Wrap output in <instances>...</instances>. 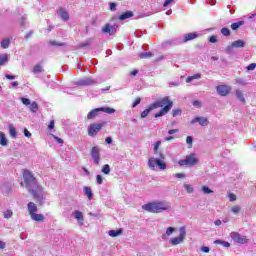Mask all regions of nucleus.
Instances as JSON below:
<instances>
[{"label":"nucleus","instance_id":"nucleus-46","mask_svg":"<svg viewBox=\"0 0 256 256\" xmlns=\"http://www.w3.org/2000/svg\"><path fill=\"white\" fill-rule=\"evenodd\" d=\"M184 189L187 191V193H193V191H195L193 189V186H191L189 184H184Z\"/></svg>","mask_w":256,"mask_h":256},{"label":"nucleus","instance_id":"nucleus-26","mask_svg":"<svg viewBox=\"0 0 256 256\" xmlns=\"http://www.w3.org/2000/svg\"><path fill=\"white\" fill-rule=\"evenodd\" d=\"M84 191V195H86V197H88V199L91 201V199H93V190H91V187L86 186L83 189Z\"/></svg>","mask_w":256,"mask_h":256},{"label":"nucleus","instance_id":"nucleus-14","mask_svg":"<svg viewBox=\"0 0 256 256\" xmlns=\"http://www.w3.org/2000/svg\"><path fill=\"white\" fill-rule=\"evenodd\" d=\"M195 123H199L202 127L209 125V120L205 117H195L191 120L190 125H195Z\"/></svg>","mask_w":256,"mask_h":256},{"label":"nucleus","instance_id":"nucleus-39","mask_svg":"<svg viewBox=\"0 0 256 256\" xmlns=\"http://www.w3.org/2000/svg\"><path fill=\"white\" fill-rule=\"evenodd\" d=\"M157 167H159V169L164 170L167 169V164H165V162H163L161 159H158L157 162Z\"/></svg>","mask_w":256,"mask_h":256},{"label":"nucleus","instance_id":"nucleus-34","mask_svg":"<svg viewBox=\"0 0 256 256\" xmlns=\"http://www.w3.org/2000/svg\"><path fill=\"white\" fill-rule=\"evenodd\" d=\"M140 59H151L153 57L152 52H142L139 54Z\"/></svg>","mask_w":256,"mask_h":256},{"label":"nucleus","instance_id":"nucleus-51","mask_svg":"<svg viewBox=\"0 0 256 256\" xmlns=\"http://www.w3.org/2000/svg\"><path fill=\"white\" fill-rule=\"evenodd\" d=\"M186 143L190 145L189 147H193V137L187 136Z\"/></svg>","mask_w":256,"mask_h":256},{"label":"nucleus","instance_id":"nucleus-42","mask_svg":"<svg viewBox=\"0 0 256 256\" xmlns=\"http://www.w3.org/2000/svg\"><path fill=\"white\" fill-rule=\"evenodd\" d=\"M4 219H11L13 217V211L12 210H6L3 213Z\"/></svg>","mask_w":256,"mask_h":256},{"label":"nucleus","instance_id":"nucleus-32","mask_svg":"<svg viewBox=\"0 0 256 256\" xmlns=\"http://www.w3.org/2000/svg\"><path fill=\"white\" fill-rule=\"evenodd\" d=\"M45 70L43 69V66L41 64H36L33 68V73L36 75L37 73H43Z\"/></svg>","mask_w":256,"mask_h":256},{"label":"nucleus","instance_id":"nucleus-18","mask_svg":"<svg viewBox=\"0 0 256 256\" xmlns=\"http://www.w3.org/2000/svg\"><path fill=\"white\" fill-rule=\"evenodd\" d=\"M27 207H28V213L30 216L37 213V211H39V209L37 208V205L33 202H29L27 204Z\"/></svg>","mask_w":256,"mask_h":256},{"label":"nucleus","instance_id":"nucleus-58","mask_svg":"<svg viewBox=\"0 0 256 256\" xmlns=\"http://www.w3.org/2000/svg\"><path fill=\"white\" fill-rule=\"evenodd\" d=\"M175 133H179V129H171L168 131V135H175Z\"/></svg>","mask_w":256,"mask_h":256},{"label":"nucleus","instance_id":"nucleus-20","mask_svg":"<svg viewBox=\"0 0 256 256\" xmlns=\"http://www.w3.org/2000/svg\"><path fill=\"white\" fill-rule=\"evenodd\" d=\"M99 113H101V108H96L90 111L87 115V119H95Z\"/></svg>","mask_w":256,"mask_h":256},{"label":"nucleus","instance_id":"nucleus-24","mask_svg":"<svg viewBox=\"0 0 256 256\" xmlns=\"http://www.w3.org/2000/svg\"><path fill=\"white\" fill-rule=\"evenodd\" d=\"M109 237H119V235H123V229L110 230L108 231Z\"/></svg>","mask_w":256,"mask_h":256},{"label":"nucleus","instance_id":"nucleus-28","mask_svg":"<svg viewBox=\"0 0 256 256\" xmlns=\"http://www.w3.org/2000/svg\"><path fill=\"white\" fill-rule=\"evenodd\" d=\"M242 25H245V21L234 22L231 24V30L237 31V29H239V27H242Z\"/></svg>","mask_w":256,"mask_h":256},{"label":"nucleus","instance_id":"nucleus-49","mask_svg":"<svg viewBox=\"0 0 256 256\" xmlns=\"http://www.w3.org/2000/svg\"><path fill=\"white\" fill-rule=\"evenodd\" d=\"M247 71H255L256 69V63H251L246 67Z\"/></svg>","mask_w":256,"mask_h":256},{"label":"nucleus","instance_id":"nucleus-17","mask_svg":"<svg viewBox=\"0 0 256 256\" xmlns=\"http://www.w3.org/2000/svg\"><path fill=\"white\" fill-rule=\"evenodd\" d=\"M73 217L75 219H77L79 225H83V212L79 211V210H75L73 213H72Z\"/></svg>","mask_w":256,"mask_h":256},{"label":"nucleus","instance_id":"nucleus-60","mask_svg":"<svg viewBox=\"0 0 256 256\" xmlns=\"http://www.w3.org/2000/svg\"><path fill=\"white\" fill-rule=\"evenodd\" d=\"M201 251H203V253H209L210 249L208 246H202Z\"/></svg>","mask_w":256,"mask_h":256},{"label":"nucleus","instance_id":"nucleus-52","mask_svg":"<svg viewBox=\"0 0 256 256\" xmlns=\"http://www.w3.org/2000/svg\"><path fill=\"white\" fill-rule=\"evenodd\" d=\"M23 105H31V100L28 98H21Z\"/></svg>","mask_w":256,"mask_h":256},{"label":"nucleus","instance_id":"nucleus-36","mask_svg":"<svg viewBox=\"0 0 256 256\" xmlns=\"http://www.w3.org/2000/svg\"><path fill=\"white\" fill-rule=\"evenodd\" d=\"M214 245H222L223 247H231V244L223 240H215Z\"/></svg>","mask_w":256,"mask_h":256},{"label":"nucleus","instance_id":"nucleus-1","mask_svg":"<svg viewBox=\"0 0 256 256\" xmlns=\"http://www.w3.org/2000/svg\"><path fill=\"white\" fill-rule=\"evenodd\" d=\"M152 107H154V109L163 107L158 113L154 115V117L157 119L159 117H163V115H167V113L171 111V109L173 108V101L169 100V96H166L152 103Z\"/></svg>","mask_w":256,"mask_h":256},{"label":"nucleus","instance_id":"nucleus-43","mask_svg":"<svg viewBox=\"0 0 256 256\" xmlns=\"http://www.w3.org/2000/svg\"><path fill=\"white\" fill-rule=\"evenodd\" d=\"M232 213H234V215H239V213L241 212V206H233L231 208Z\"/></svg>","mask_w":256,"mask_h":256},{"label":"nucleus","instance_id":"nucleus-35","mask_svg":"<svg viewBox=\"0 0 256 256\" xmlns=\"http://www.w3.org/2000/svg\"><path fill=\"white\" fill-rule=\"evenodd\" d=\"M236 97L239 99L240 103H245V96L241 90H236Z\"/></svg>","mask_w":256,"mask_h":256},{"label":"nucleus","instance_id":"nucleus-61","mask_svg":"<svg viewBox=\"0 0 256 256\" xmlns=\"http://www.w3.org/2000/svg\"><path fill=\"white\" fill-rule=\"evenodd\" d=\"M24 135H25V137H28V139L31 138V132H29V130H27V128L24 129Z\"/></svg>","mask_w":256,"mask_h":256},{"label":"nucleus","instance_id":"nucleus-37","mask_svg":"<svg viewBox=\"0 0 256 256\" xmlns=\"http://www.w3.org/2000/svg\"><path fill=\"white\" fill-rule=\"evenodd\" d=\"M100 111H102L103 113H108V115H112V113H115V109L110 107H101Z\"/></svg>","mask_w":256,"mask_h":256},{"label":"nucleus","instance_id":"nucleus-16","mask_svg":"<svg viewBox=\"0 0 256 256\" xmlns=\"http://www.w3.org/2000/svg\"><path fill=\"white\" fill-rule=\"evenodd\" d=\"M175 231H177V228L175 227H168L166 229V232L164 234H162V239L163 241H168L169 237H171V235H173V233H175Z\"/></svg>","mask_w":256,"mask_h":256},{"label":"nucleus","instance_id":"nucleus-15","mask_svg":"<svg viewBox=\"0 0 256 256\" xmlns=\"http://www.w3.org/2000/svg\"><path fill=\"white\" fill-rule=\"evenodd\" d=\"M56 13L62 21H69V12L65 8H59Z\"/></svg>","mask_w":256,"mask_h":256},{"label":"nucleus","instance_id":"nucleus-29","mask_svg":"<svg viewBox=\"0 0 256 256\" xmlns=\"http://www.w3.org/2000/svg\"><path fill=\"white\" fill-rule=\"evenodd\" d=\"M153 109H155L153 107V105L151 104L147 109H145L142 113H141V118L145 119V117H147L149 115V113H151L153 111Z\"/></svg>","mask_w":256,"mask_h":256},{"label":"nucleus","instance_id":"nucleus-33","mask_svg":"<svg viewBox=\"0 0 256 256\" xmlns=\"http://www.w3.org/2000/svg\"><path fill=\"white\" fill-rule=\"evenodd\" d=\"M29 109L32 113H37V111H39V104H37V102H32L30 103Z\"/></svg>","mask_w":256,"mask_h":256},{"label":"nucleus","instance_id":"nucleus-13","mask_svg":"<svg viewBox=\"0 0 256 256\" xmlns=\"http://www.w3.org/2000/svg\"><path fill=\"white\" fill-rule=\"evenodd\" d=\"M216 91L218 95H221V97H227V95L231 93V87L227 85H218L216 87Z\"/></svg>","mask_w":256,"mask_h":256},{"label":"nucleus","instance_id":"nucleus-47","mask_svg":"<svg viewBox=\"0 0 256 256\" xmlns=\"http://www.w3.org/2000/svg\"><path fill=\"white\" fill-rule=\"evenodd\" d=\"M179 115H181V109L172 110V116L173 117H179Z\"/></svg>","mask_w":256,"mask_h":256},{"label":"nucleus","instance_id":"nucleus-55","mask_svg":"<svg viewBox=\"0 0 256 256\" xmlns=\"http://www.w3.org/2000/svg\"><path fill=\"white\" fill-rule=\"evenodd\" d=\"M159 147H161V141H157L154 145V151L157 153L159 151Z\"/></svg>","mask_w":256,"mask_h":256},{"label":"nucleus","instance_id":"nucleus-9","mask_svg":"<svg viewBox=\"0 0 256 256\" xmlns=\"http://www.w3.org/2000/svg\"><path fill=\"white\" fill-rule=\"evenodd\" d=\"M103 129V124H100V123H94V124H91L89 127H88V135L90 137H95V135H97V133Z\"/></svg>","mask_w":256,"mask_h":256},{"label":"nucleus","instance_id":"nucleus-41","mask_svg":"<svg viewBox=\"0 0 256 256\" xmlns=\"http://www.w3.org/2000/svg\"><path fill=\"white\" fill-rule=\"evenodd\" d=\"M49 44L52 45L53 47H65V45H67L64 42H57V41H50Z\"/></svg>","mask_w":256,"mask_h":256},{"label":"nucleus","instance_id":"nucleus-11","mask_svg":"<svg viewBox=\"0 0 256 256\" xmlns=\"http://www.w3.org/2000/svg\"><path fill=\"white\" fill-rule=\"evenodd\" d=\"M230 237L235 241V243H240V245H245V243H247V237L242 236L237 232H231Z\"/></svg>","mask_w":256,"mask_h":256},{"label":"nucleus","instance_id":"nucleus-23","mask_svg":"<svg viewBox=\"0 0 256 256\" xmlns=\"http://www.w3.org/2000/svg\"><path fill=\"white\" fill-rule=\"evenodd\" d=\"M9 63V54H0V67Z\"/></svg>","mask_w":256,"mask_h":256},{"label":"nucleus","instance_id":"nucleus-30","mask_svg":"<svg viewBox=\"0 0 256 256\" xmlns=\"http://www.w3.org/2000/svg\"><path fill=\"white\" fill-rule=\"evenodd\" d=\"M0 145H2V147H7L8 143H7V137H5V133L0 132Z\"/></svg>","mask_w":256,"mask_h":256},{"label":"nucleus","instance_id":"nucleus-8","mask_svg":"<svg viewBox=\"0 0 256 256\" xmlns=\"http://www.w3.org/2000/svg\"><path fill=\"white\" fill-rule=\"evenodd\" d=\"M90 155L95 165H99V161H101V148H99V146L92 147Z\"/></svg>","mask_w":256,"mask_h":256},{"label":"nucleus","instance_id":"nucleus-6","mask_svg":"<svg viewBox=\"0 0 256 256\" xmlns=\"http://www.w3.org/2000/svg\"><path fill=\"white\" fill-rule=\"evenodd\" d=\"M243 47H245V41L236 40V41H233L231 43V45H228L225 48V53H227V55H234L235 54V49H241Z\"/></svg>","mask_w":256,"mask_h":256},{"label":"nucleus","instance_id":"nucleus-12","mask_svg":"<svg viewBox=\"0 0 256 256\" xmlns=\"http://www.w3.org/2000/svg\"><path fill=\"white\" fill-rule=\"evenodd\" d=\"M97 81L93 80V78H83L75 82V85L79 87H88L89 85H95Z\"/></svg>","mask_w":256,"mask_h":256},{"label":"nucleus","instance_id":"nucleus-56","mask_svg":"<svg viewBox=\"0 0 256 256\" xmlns=\"http://www.w3.org/2000/svg\"><path fill=\"white\" fill-rule=\"evenodd\" d=\"M48 129H49V131H51V129H55V120H52L50 122V124L48 125Z\"/></svg>","mask_w":256,"mask_h":256},{"label":"nucleus","instance_id":"nucleus-63","mask_svg":"<svg viewBox=\"0 0 256 256\" xmlns=\"http://www.w3.org/2000/svg\"><path fill=\"white\" fill-rule=\"evenodd\" d=\"M169 87H179V82H169Z\"/></svg>","mask_w":256,"mask_h":256},{"label":"nucleus","instance_id":"nucleus-64","mask_svg":"<svg viewBox=\"0 0 256 256\" xmlns=\"http://www.w3.org/2000/svg\"><path fill=\"white\" fill-rule=\"evenodd\" d=\"M209 41H210V43H216V42H217V37L211 36V37L209 38Z\"/></svg>","mask_w":256,"mask_h":256},{"label":"nucleus","instance_id":"nucleus-21","mask_svg":"<svg viewBox=\"0 0 256 256\" xmlns=\"http://www.w3.org/2000/svg\"><path fill=\"white\" fill-rule=\"evenodd\" d=\"M133 12L132 11H126L124 13H122L120 16H119V21H125L126 19H131V17H133Z\"/></svg>","mask_w":256,"mask_h":256},{"label":"nucleus","instance_id":"nucleus-25","mask_svg":"<svg viewBox=\"0 0 256 256\" xmlns=\"http://www.w3.org/2000/svg\"><path fill=\"white\" fill-rule=\"evenodd\" d=\"M9 133H10V137H12V139H17V129L15 128V126L13 124H9Z\"/></svg>","mask_w":256,"mask_h":256},{"label":"nucleus","instance_id":"nucleus-3","mask_svg":"<svg viewBox=\"0 0 256 256\" xmlns=\"http://www.w3.org/2000/svg\"><path fill=\"white\" fill-rule=\"evenodd\" d=\"M28 191L39 205H43L45 203V192L43 191V186L38 184L33 188H30Z\"/></svg>","mask_w":256,"mask_h":256},{"label":"nucleus","instance_id":"nucleus-44","mask_svg":"<svg viewBox=\"0 0 256 256\" xmlns=\"http://www.w3.org/2000/svg\"><path fill=\"white\" fill-rule=\"evenodd\" d=\"M93 43V39L88 38L84 43L80 44V47H89Z\"/></svg>","mask_w":256,"mask_h":256},{"label":"nucleus","instance_id":"nucleus-57","mask_svg":"<svg viewBox=\"0 0 256 256\" xmlns=\"http://www.w3.org/2000/svg\"><path fill=\"white\" fill-rule=\"evenodd\" d=\"M53 137H54L56 143H59L60 145H63V139H61V138H59V137H57L55 135Z\"/></svg>","mask_w":256,"mask_h":256},{"label":"nucleus","instance_id":"nucleus-27","mask_svg":"<svg viewBox=\"0 0 256 256\" xmlns=\"http://www.w3.org/2000/svg\"><path fill=\"white\" fill-rule=\"evenodd\" d=\"M157 161L158 158H150L148 160V167L152 169V171H155V167H157Z\"/></svg>","mask_w":256,"mask_h":256},{"label":"nucleus","instance_id":"nucleus-4","mask_svg":"<svg viewBox=\"0 0 256 256\" xmlns=\"http://www.w3.org/2000/svg\"><path fill=\"white\" fill-rule=\"evenodd\" d=\"M199 164V159L197 158L195 153H191L185 157V159H181L178 161V165L180 167H195V165Z\"/></svg>","mask_w":256,"mask_h":256},{"label":"nucleus","instance_id":"nucleus-10","mask_svg":"<svg viewBox=\"0 0 256 256\" xmlns=\"http://www.w3.org/2000/svg\"><path fill=\"white\" fill-rule=\"evenodd\" d=\"M117 24L111 25L109 23L105 24L104 27H102V33L108 34V35H115L117 33Z\"/></svg>","mask_w":256,"mask_h":256},{"label":"nucleus","instance_id":"nucleus-54","mask_svg":"<svg viewBox=\"0 0 256 256\" xmlns=\"http://www.w3.org/2000/svg\"><path fill=\"white\" fill-rule=\"evenodd\" d=\"M110 11H117V3L115 2L110 3Z\"/></svg>","mask_w":256,"mask_h":256},{"label":"nucleus","instance_id":"nucleus-59","mask_svg":"<svg viewBox=\"0 0 256 256\" xmlns=\"http://www.w3.org/2000/svg\"><path fill=\"white\" fill-rule=\"evenodd\" d=\"M141 103V98H137L134 103L132 104V107H137Z\"/></svg>","mask_w":256,"mask_h":256},{"label":"nucleus","instance_id":"nucleus-19","mask_svg":"<svg viewBox=\"0 0 256 256\" xmlns=\"http://www.w3.org/2000/svg\"><path fill=\"white\" fill-rule=\"evenodd\" d=\"M199 37V34L197 33H188L184 35L183 43H187L188 41H193V39H197Z\"/></svg>","mask_w":256,"mask_h":256},{"label":"nucleus","instance_id":"nucleus-62","mask_svg":"<svg viewBox=\"0 0 256 256\" xmlns=\"http://www.w3.org/2000/svg\"><path fill=\"white\" fill-rule=\"evenodd\" d=\"M230 201H237V196L235 194H229Z\"/></svg>","mask_w":256,"mask_h":256},{"label":"nucleus","instance_id":"nucleus-31","mask_svg":"<svg viewBox=\"0 0 256 256\" xmlns=\"http://www.w3.org/2000/svg\"><path fill=\"white\" fill-rule=\"evenodd\" d=\"M0 45L2 49H9V45H11V40H9V38H5L1 41Z\"/></svg>","mask_w":256,"mask_h":256},{"label":"nucleus","instance_id":"nucleus-53","mask_svg":"<svg viewBox=\"0 0 256 256\" xmlns=\"http://www.w3.org/2000/svg\"><path fill=\"white\" fill-rule=\"evenodd\" d=\"M25 21H27V16L26 15L22 16L21 19H20L21 27H25Z\"/></svg>","mask_w":256,"mask_h":256},{"label":"nucleus","instance_id":"nucleus-22","mask_svg":"<svg viewBox=\"0 0 256 256\" xmlns=\"http://www.w3.org/2000/svg\"><path fill=\"white\" fill-rule=\"evenodd\" d=\"M32 221H37L38 223H41V221H45V216L43 214H37L34 213L30 215Z\"/></svg>","mask_w":256,"mask_h":256},{"label":"nucleus","instance_id":"nucleus-5","mask_svg":"<svg viewBox=\"0 0 256 256\" xmlns=\"http://www.w3.org/2000/svg\"><path fill=\"white\" fill-rule=\"evenodd\" d=\"M23 179L28 191L29 189H33V187H37V185H39L37 183V178H35L33 173H31L29 170H24Z\"/></svg>","mask_w":256,"mask_h":256},{"label":"nucleus","instance_id":"nucleus-40","mask_svg":"<svg viewBox=\"0 0 256 256\" xmlns=\"http://www.w3.org/2000/svg\"><path fill=\"white\" fill-rule=\"evenodd\" d=\"M220 33H222L224 35V37H229L231 36V30H229V28L224 27L220 30Z\"/></svg>","mask_w":256,"mask_h":256},{"label":"nucleus","instance_id":"nucleus-7","mask_svg":"<svg viewBox=\"0 0 256 256\" xmlns=\"http://www.w3.org/2000/svg\"><path fill=\"white\" fill-rule=\"evenodd\" d=\"M185 237H187V229L185 226H182L179 228V237L171 238L170 239V244L173 246L179 245L185 241Z\"/></svg>","mask_w":256,"mask_h":256},{"label":"nucleus","instance_id":"nucleus-50","mask_svg":"<svg viewBox=\"0 0 256 256\" xmlns=\"http://www.w3.org/2000/svg\"><path fill=\"white\" fill-rule=\"evenodd\" d=\"M236 83L238 85H247V82H245V79H243V78H237Z\"/></svg>","mask_w":256,"mask_h":256},{"label":"nucleus","instance_id":"nucleus-48","mask_svg":"<svg viewBox=\"0 0 256 256\" xmlns=\"http://www.w3.org/2000/svg\"><path fill=\"white\" fill-rule=\"evenodd\" d=\"M96 183L98 184V185H103V176H101V175H97L96 176Z\"/></svg>","mask_w":256,"mask_h":256},{"label":"nucleus","instance_id":"nucleus-2","mask_svg":"<svg viewBox=\"0 0 256 256\" xmlns=\"http://www.w3.org/2000/svg\"><path fill=\"white\" fill-rule=\"evenodd\" d=\"M142 209H144V211H148L149 213H161V211H169V209H171V204L166 201H156L144 204Z\"/></svg>","mask_w":256,"mask_h":256},{"label":"nucleus","instance_id":"nucleus-38","mask_svg":"<svg viewBox=\"0 0 256 256\" xmlns=\"http://www.w3.org/2000/svg\"><path fill=\"white\" fill-rule=\"evenodd\" d=\"M102 173H104V175H109V173H111V166H109V164H105L102 167Z\"/></svg>","mask_w":256,"mask_h":256},{"label":"nucleus","instance_id":"nucleus-45","mask_svg":"<svg viewBox=\"0 0 256 256\" xmlns=\"http://www.w3.org/2000/svg\"><path fill=\"white\" fill-rule=\"evenodd\" d=\"M202 192L205 194V195H209L211 193H213V190H211L209 187L207 186H203L202 187Z\"/></svg>","mask_w":256,"mask_h":256}]
</instances>
